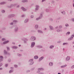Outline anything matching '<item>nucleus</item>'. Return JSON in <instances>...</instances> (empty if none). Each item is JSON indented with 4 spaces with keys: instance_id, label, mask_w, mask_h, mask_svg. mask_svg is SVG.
Instances as JSON below:
<instances>
[{
    "instance_id": "aec40b11",
    "label": "nucleus",
    "mask_w": 74,
    "mask_h": 74,
    "mask_svg": "<svg viewBox=\"0 0 74 74\" xmlns=\"http://www.w3.org/2000/svg\"><path fill=\"white\" fill-rule=\"evenodd\" d=\"M43 15L42 14H41L40 15H39V18L40 19H41L42 18Z\"/></svg>"
},
{
    "instance_id": "c756f323",
    "label": "nucleus",
    "mask_w": 74,
    "mask_h": 74,
    "mask_svg": "<svg viewBox=\"0 0 74 74\" xmlns=\"http://www.w3.org/2000/svg\"><path fill=\"white\" fill-rule=\"evenodd\" d=\"M38 33H42V31L40 30H38Z\"/></svg>"
},
{
    "instance_id": "20e7f679",
    "label": "nucleus",
    "mask_w": 74,
    "mask_h": 74,
    "mask_svg": "<svg viewBox=\"0 0 74 74\" xmlns=\"http://www.w3.org/2000/svg\"><path fill=\"white\" fill-rule=\"evenodd\" d=\"M15 16V15L14 14H12L9 15L8 17V18H12V17H14Z\"/></svg>"
},
{
    "instance_id": "b1692460",
    "label": "nucleus",
    "mask_w": 74,
    "mask_h": 74,
    "mask_svg": "<svg viewBox=\"0 0 74 74\" xmlns=\"http://www.w3.org/2000/svg\"><path fill=\"white\" fill-rule=\"evenodd\" d=\"M49 66H53V62H50L49 64Z\"/></svg>"
},
{
    "instance_id": "ea45409f",
    "label": "nucleus",
    "mask_w": 74,
    "mask_h": 74,
    "mask_svg": "<svg viewBox=\"0 0 74 74\" xmlns=\"http://www.w3.org/2000/svg\"><path fill=\"white\" fill-rule=\"evenodd\" d=\"M7 55H8V56H10V55H11V54L9 52H8L7 53Z\"/></svg>"
},
{
    "instance_id": "f257e3e1",
    "label": "nucleus",
    "mask_w": 74,
    "mask_h": 74,
    "mask_svg": "<svg viewBox=\"0 0 74 74\" xmlns=\"http://www.w3.org/2000/svg\"><path fill=\"white\" fill-rule=\"evenodd\" d=\"M34 60L33 59H31L29 60L28 61V63H29V64L30 66L31 65H33L34 64V62L33 61Z\"/></svg>"
},
{
    "instance_id": "e433bc0d",
    "label": "nucleus",
    "mask_w": 74,
    "mask_h": 74,
    "mask_svg": "<svg viewBox=\"0 0 74 74\" xmlns=\"http://www.w3.org/2000/svg\"><path fill=\"white\" fill-rule=\"evenodd\" d=\"M5 10H2L1 12L2 13H5Z\"/></svg>"
},
{
    "instance_id": "39448f33",
    "label": "nucleus",
    "mask_w": 74,
    "mask_h": 74,
    "mask_svg": "<svg viewBox=\"0 0 74 74\" xmlns=\"http://www.w3.org/2000/svg\"><path fill=\"white\" fill-rule=\"evenodd\" d=\"M4 59V57L3 56H0V62H1L2 61H3V59Z\"/></svg>"
},
{
    "instance_id": "72a5a7b5",
    "label": "nucleus",
    "mask_w": 74,
    "mask_h": 74,
    "mask_svg": "<svg viewBox=\"0 0 74 74\" xmlns=\"http://www.w3.org/2000/svg\"><path fill=\"white\" fill-rule=\"evenodd\" d=\"M70 34V32H69L66 33V36H68V35H69Z\"/></svg>"
},
{
    "instance_id": "f3484780",
    "label": "nucleus",
    "mask_w": 74,
    "mask_h": 74,
    "mask_svg": "<svg viewBox=\"0 0 74 74\" xmlns=\"http://www.w3.org/2000/svg\"><path fill=\"white\" fill-rule=\"evenodd\" d=\"M9 42V41L7 40L6 41H5L4 42H3V44H7L8 42Z\"/></svg>"
},
{
    "instance_id": "0e129e2a",
    "label": "nucleus",
    "mask_w": 74,
    "mask_h": 74,
    "mask_svg": "<svg viewBox=\"0 0 74 74\" xmlns=\"http://www.w3.org/2000/svg\"><path fill=\"white\" fill-rule=\"evenodd\" d=\"M71 68L72 69H73V68H74V65L72 66H71Z\"/></svg>"
},
{
    "instance_id": "e2e57ef3",
    "label": "nucleus",
    "mask_w": 74,
    "mask_h": 74,
    "mask_svg": "<svg viewBox=\"0 0 74 74\" xmlns=\"http://www.w3.org/2000/svg\"><path fill=\"white\" fill-rule=\"evenodd\" d=\"M3 68H0V71H1L3 70Z\"/></svg>"
},
{
    "instance_id": "58836bf2",
    "label": "nucleus",
    "mask_w": 74,
    "mask_h": 74,
    "mask_svg": "<svg viewBox=\"0 0 74 74\" xmlns=\"http://www.w3.org/2000/svg\"><path fill=\"white\" fill-rule=\"evenodd\" d=\"M46 12H49V9H46Z\"/></svg>"
},
{
    "instance_id": "c85d7f7f",
    "label": "nucleus",
    "mask_w": 74,
    "mask_h": 74,
    "mask_svg": "<svg viewBox=\"0 0 74 74\" xmlns=\"http://www.w3.org/2000/svg\"><path fill=\"white\" fill-rule=\"evenodd\" d=\"M8 52H7V51L5 50L4 51V54H5V55H7V53Z\"/></svg>"
},
{
    "instance_id": "2f4dec72",
    "label": "nucleus",
    "mask_w": 74,
    "mask_h": 74,
    "mask_svg": "<svg viewBox=\"0 0 74 74\" xmlns=\"http://www.w3.org/2000/svg\"><path fill=\"white\" fill-rule=\"evenodd\" d=\"M7 48V51L8 52L10 51V48L9 47H6Z\"/></svg>"
},
{
    "instance_id": "7ed1b4c3",
    "label": "nucleus",
    "mask_w": 74,
    "mask_h": 74,
    "mask_svg": "<svg viewBox=\"0 0 74 74\" xmlns=\"http://www.w3.org/2000/svg\"><path fill=\"white\" fill-rule=\"evenodd\" d=\"M38 71L37 72V73H38L41 72V71H43L44 70V69L43 68H39L38 69Z\"/></svg>"
},
{
    "instance_id": "1a4fd4ad",
    "label": "nucleus",
    "mask_w": 74,
    "mask_h": 74,
    "mask_svg": "<svg viewBox=\"0 0 74 74\" xmlns=\"http://www.w3.org/2000/svg\"><path fill=\"white\" fill-rule=\"evenodd\" d=\"M34 45H35V42H32L31 46V48H33V47H34Z\"/></svg>"
},
{
    "instance_id": "49530a36",
    "label": "nucleus",
    "mask_w": 74,
    "mask_h": 74,
    "mask_svg": "<svg viewBox=\"0 0 74 74\" xmlns=\"http://www.w3.org/2000/svg\"><path fill=\"white\" fill-rule=\"evenodd\" d=\"M59 27L60 29H61V28H62L63 27L62 25H60L59 26Z\"/></svg>"
},
{
    "instance_id": "79ce46f5",
    "label": "nucleus",
    "mask_w": 74,
    "mask_h": 74,
    "mask_svg": "<svg viewBox=\"0 0 74 74\" xmlns=\"http://www.w3.org/2000/svg\"><path fill=\"white\" fill-rule=\"evenodd\" d=\"M30 72V71L29 70H27L26 71V73H29V72Z\"/></svg>"
},
{
    "instance_id": "6ab92c4d",
    "label": "nucleus",
    "mask_w": 74,
    "mask_h": 74,
    "mask_svg": "<svg viewBox=\"0 0 74 74\" xmlns=\"http://www.w3.org/2000/svg\"><path fill=\"white\" fill-rule=\"evenodd\" d=\"M49 27L50 29L51 30H53V27H52V26H49Z\"/></svg>"
},
{
    "instance_id": "f704fd0d",
    "label": "nucleus",
    "mask_w": 74,
    "mask_h": 74,
    "mask_svg": "<svg viewBox=\"0 0 74 74\" xmlns=\"http://www.w3.org/2000/svg\"><path fill=\"white\" fill-rule=\"evenodd\" d=\"M61 12L62 14H63V15H64L65 14V11H64Z\"/></svg>"
},
{
    "instance_id": "a878e982",
    "label": "nucleus",
    "mask_w": 74,
    "mask_h": 74,
    "mask_svg": "<svg viewBox=\"0 0 74 74\" xmlns=\"http://www.w3.org/2000/svg\"><path fill=\"white\" fill-rule=\"evenodd\" d=\"M34 58L35 59H37L38 58V56H34Z\"/></svg>"
},
{
    "instance_id": "6e6552de",
    "label": "nucleus",
    "mask_w": 74,
    "mask_h": 74,
    "mask_svg": "<svg viewBox=\"0 0 74 74\" xmlns=\"http://www.w3.org/2000/svg\"><path fill=\"white\" fill-rule=\"evenodd\" d=\"M14 32H17L18 31V27H16L14 28Z\"/></svg>"
},
{
    "instance_id": "774afa93",
    "label": "nucleus",
    "mask_w": 74,
    "mask_h": 74,
    "mask_svg": "<svg viewBox=\"0 0 74 74\" xmlns=\"http://www.w3.org/2000/svg\"><path fill=\"white\" fill-rule=\"evenodd\" d=\"M10 69L12 70V69H14V67H10Z\"/></svg>"
},
{
    "instance_id": "13d9d810",
    "label": "nucleus",
    "mask_w": 74,
    "mask_h": 74,
    "mask_svg": "<svg viewBox=\"0 0 74 74\" xmlns=\"http://www.w3.org/2000/svg\"><path fill=\"white\" fill-rule=\"evenodd\" d=\"M57 32H60V30L59 29H58L57 30Z\"/></svg>"
},
{
    "instance_id": "5701e85b",
    "label": "nucleus",
    "mask_w": 74,
    "mask_h": 74,
    "mask_svg": "<svg viewBox=\"0 0 74 74\" xmlns=\"http://www.w3.org/2000/svg\"><path fill=\"white\" fill-rule=\"evenodd\" d=\"M49 21H51L52 22H53V19L52 18L50 17L49 18Z\"/></svg>"
},
{
    "instance_id": "ddd939ff",
    "label": "nucleus",
    "mask_w": 74,
    "mask_h": 74,
    "mask_svg": "<svg viewBox=\"0 0 74 74\" xmlns=\"http://www.w3.org/2000/svg\"><path fill=\"white\" fill-rule=\"evenodd\" d=\"M70 58L69 56H67L66 59V60H67V61L70 60Z\"/></svg>"
},
{
    "instance_id": "680f3d73",
    "label": "nucleus",
    "mask_w": 74,
    "mask_h": 74,
    "mask_svg": "<svg viewBox=\"0 0 74 74\" xmlns=\"http://www.w3.org/2000/svg\"><path fill=\"white\" fill-rule=\"evenodd\" d=\"M44 73H41V72H40L38 74H44Z\"/></svg>"
},
{
    "instance_id": "393cba45",
    "label": "nucleus",
    "mask_w": 74,
    "mask_h": 74,
    "mask_svg": "<svg viewBox=\"0 0 74 74\" xmlns=\"http://www.w3.org/2000/svg\"><path fill=\"white\" fill-rule=\"evenodd\" d=\"M67 66V64H65L63 65V66H61V68H64V67H66Z\"/></svg>"
},
{
    "instance_id": "a19ab883",
    "label": "nucleus",
    "mask_w": 74,
    "mask_h": 74,
    "mask_svg": "<svg viewBox=\"0 0 74 74\" xmlns=\"http://www.w3.org/2000/svg\"><path fill=\"white\" fill-rule=\"evenodd\" d=\"M14 66L15 68H17V67H18V65H14Z\"/></svg>"
},
{
    "instance_id": "09e8293b",
    "label": "nucleus",
    "mask_w": 74,
    "mask_h": 74,
    "mask_svg": "<svg viewBox=\"0 0 74 74\" xmlns=\"http://www.w3.org/2000/svg\"><path fill=\"white\" fill-rule=\"evenodd\" d=\"M3 66V63H0V67H1Z\"/></svg>"
},
{
    "instance_id": "052dcab7",
    "label": "nucleus",
    "mask_w": 74,
    "mask_h": 74,
    "mask_svg": "<svg viewBox=\"0 0 74 74\" xmlns=\"http://www.w3.org/2000/svg\"><path fill=\"white\" fill-rule=\"evenodd\" d=\"M46 1V0H42V3H43L44 1Z\"/></svg>"
},
{
    "instance_id": "f8f14e48",
    "label": "nucleus",
    "mask_w": 74,
    "mask_h": 74,
    "mask_svg": "<svg viewBox=\"0 0 74 74\" xmlns=\"http://www.w3.org/2000/svg\"><path fill=\"white\" fill-rule=\"evenodd\" d=\"M36 47L38 48H42V46L40 45H37L36 46Z\"/></svg>"
},
{
    "instance_id": "bb28decb",
    "label": "nucleus",
    "mask_w": 74,
    "mask_h": 74,
    "mask_svg": "<svg viewBox=\"0 0 74 74\" xmlns=\"http://www.w3.org/2000/svg\"><path fill=\"white\" fill-rule=\"evenodd\" d=\"M28 19H26L24 21V23H27V22H28Z\"/></svg>"
},
{
    "instance_id": "603ef678",
    "label": "nucleus",
    "mask_w": 74,
    "mask_h": 74,
    "mask_svg": "<svg viewBox=\"0 0 74 74\" xmlns=\"http://www.w3.org/2000/svg\"><path fill=\"white\" fill-rule=\"evenodd\" d=\"M35 69V68L34 67L33 68H32L31 69V70H34V69Z\"/></svg>"
},
{
    "instance_id": "2eb2a0df",
    "label": "nucleus",
    "mask_w": 74,
    "mask_h": 74,
    "mask_svg": "<svg viewBox=\"0 0 74 74\" xmlns=\"http://www.w3.org/2000/svg\"><path fill=\"white\" fill-rule=\"evenodd\" d=\"M27 38H24V44H25L27 42L26 41H27Z\"/></svg>"
},
{
    "instance_id": "6e6d98bb",
    "label": "nucleus",
    "mask_w": 74,
    "mask_h": 74,
    "mask_svg": "<svg viewBox=\"0 0 74 74\" xmlns=\"http://www.w3.org/2000/svg\"><path fill=\"white\" fill-rule=\"evenodd\" d=\"M25 15L24 14L22 15V18H23V17H25Z\"/></svg>"
},
{
    "instance_id": "0eeeda50",
    "label": "nucleus",
    "mask_w": 74,
    "mask_h": 74,
    "mask_svg": "<svg viewBox=\"0 0 74 74\" xmlns=\"http://www.w3.org/2000/svg\"><path fill=\"white\" fill-rule=\"evenodd\" d=\"M39 7H40V6H39V5H36V8H35V12H37V11H38V10Z\"/></svg>"
},
{
    "instance_id": "de8ad7c7",
    "label": "nucleus",
    "mask_w": 74,
    "mask_h": 74,
    "mask_svg": "<svg viewBox=\"0 0 74 74\" xmlns=\"http://www.w3.org/2000/svg\"><path fill=\"white\" fill-rule=\"evenodd\" d=\"M11 61V59H9L8 60V62H10Z\"/></svg>"
},
{
    "instance_id": "4468645a",
    "label": "nucleus",
    "mask_w": 74,
    "mask_h": 74,
    "mask_svg": "<svg viewBox=\"0 0 74 74\" xmlns=\"http://www.w3.org/2000/svg\"><path fill=\"white\" fill-rule=\"evenodd\" d=\"M13 22L14 24V25H16L17 22H18V21H17V20H14L13 21Z\"/></svg>"
},
{
    "instance_id": "338daca9",
    "label": "nucleus",
    "mask_w": 74,
    "mask_h": 74,
    "mask_svg": "<svg viewBox=\"0 0 74 74\" xmlns=\"http://www.w3.org/2000/svg\"><path fill=\"white\" fill-rule=\"evenodd\" d=\"M2 29V30H5V29H6V28H5V27H4Z\"/></svg>"
},
{
    "instance_id": "7c9ffc66",
    "label": "nucleus",
    "mask_w": 74,
    "mask_h": 74,
    "mask_svg": "<svg viewBox=\"0 0 74 74\" xmlns=\"http://www.w3.org/2000/svg\"><path fill=\"white\" fill-rule=\"evenodd\" d=\"M53 47H54V46L51 45L50 46L49 48L50 49H52V48H53Z\"/></svg>"
},
{
    "instance_id": "4c0bfd02",
    "label": "nucleus",
    "mask_w": 74,
    "mask_h": 74,
    "mask_svg": "<svg viewBox=\"0 0 74 74\" xmlns=\"http://www.w3.org/2000/svg\"><path fill=\"white\" fill-rule=\"evenodd\" d=\"M14 25V23L12 22L10 23V25Z\"/></svg>"
},
{
    "instance_id": "bf43d9fd",
    "label": "nucleus",
    "mask_w": 74,
    "mask_h": 74,
    "mask_svg": "<svg viewBox=\"0 0 74 74\" xmlns=\"http://www.w3.org/2000/svg\"><path fill=\"white\" fill-rule=\"evenodd\" d=\"M71 21L73 22H74V18H72Z\"/></svg>"
},
{
    "instance_id": "473e14b6",
    "label": "nucleus",
    "mask_w": 74,
    "mask_h": 74,
    "mask_svg": "<svg viewBox=\"0 0 74 74\" xmlns=\"http://www.w3.org/2000/svg\"><path fill=\"white\" fill-rule=\"evenodd\" d=\"M17 55L18 56H22V55L21 54H19V53H18L17 54Z\"/></svg>"
},
{
    "instance_id": "a211bd4d",
    "label": "nucleus",
    "mask_w": 74,
    "mask_h": 74,
    "mask_svg": "<svg viewBox=\"0 0 74 74\" xmlns=\"http://www.w3.org/2000/svg\"><path fill=\"white\" fill-rule=\"evenodd\" d=\"M44 59V57L42 56L41 57V58H39V62H40V61H41V60H42V59Z\"/></svg>"
},
{
    "instance_id": "5fc2aeb1",
    "label": "nucleus",
    "mask_w": 74,
    "mask_h": 74,
    "mask_svg": "<svg viewBox=\"0 0 74 74\" xmlns=\"http://www.w3.org/2000/svg\"><path fill=\"white\" fill-rule=\"evenodd\" d=\"M65 26H67H67H69V24H65Z\"/></svg>"
},
{
    "instance_id": "4d7b16f0",
    "label": "nucleus",
    "mask_w": 74,
    "mask_h": 74,
    "mask_svg": "<svg viewBox=\"0 0 74 74\" xmlns=\"http://www.w3.org/2000/svg\"><path fill=\"white\" fill-rule=\"evenodd\" d=\"M5 67H8V64H6L5 65Z\"/></svg>"
},
{
    "instance_id": "864d4df0",
    "label": "nucleus",
    "mask_w": 74,
    "mask_h": 74,
    "mask_svg": "<svg viewBox=\"0 0 74 74\" xmlns=\"http://www.w3.org/2000/svg\"><path fill=\"white\" fill-rule=\"evenodd\" d=\"M54 3H55V1H51V3L52 4H54Z\"/></svg>"
},
{
    "instance_id": "c9c22d12",
    "label": "nucleus",
    "mask_w": 74,
    "mask_h": 74,
    "mask_svg": "<svg viewBox=\"0 0 74 74\" xmlns=\"http://www.w3.org/2000/svg\"><path fill=\"white\" fill-rule=\"evenodd\" d=\"M12 72H13V70H11L9 71V73H12Z\"/></svg>"
},
{
    "instance_id": "dca6fc26",
    "label": "nucleus",
    "mask_w": 74,
    "mask_h": 74,
    "mask_svg": "<svg viewBox=\"0 0 74 74\" xmlns=\"http://www.w3.org/2000/svg\"><path fill=\"white\" fill-rule=\"evenodd\" d=\"M6 4V2H2L0 3V5H3V4Z\"/></svg>"
},
{
    "instance_id": "3c124183",
    "label": "nucleus",
    "mask_w": 74,
    "mask_h": 74,
    "mask_svg": "<svg viewBox=\"0 0 74 74\" xmlns=\"http://www.w3.org/2000/svg\"><path fill=\"white\" fill-rule=\"evenodd\" d=\"M31 18H34V16L33 15H31Z\"/></svg>"
},
{
    "instance_id": "c03bdc74",
    "label": "nucleus",
    "mask_w": 74,
    "mask_h": 74,
    "mask_svg": "<svg viewBox=\"0 0 74 74\" xmlns=\"http://www.w3.org/2000/svg\"><path fill=\"white\" fill-rule=\"evenodd\" d=\"M39 19H40L39 17H38L36 19V21H38Z\"/></svg>"
},
{
    "instance_id": "cd10ccee",
    "label": "nucleus",
    "mask_w": 74,
    "mask_h": 74,
    "mask_svg": "<svg viewBox=\"0 0 74 74\" xmlns=\"http://www.w3.org/2000/svg\"><path fill=\"white\" fill-rule=\"evenodd\" d=\"M69 45V43H64L63 44V45Z\"/></svg>"
},
{
    "instance_id": "a18cd8bd",
    "label": "nucleus",
    "mask_w": 74,
    "mask_h": 74,
    "mask_svg": "<svg viewBox=\"0 0 74 74\" xmlns=\"http://www.w3.org/2000/svg\"><path fill=\"white\" fill-rule=\"evenodd\" d=\"M6 40L5 39V38H2V41H5Z\"/></svg>"
},
{
    "instance_id": "4be33fe9",
    "label": "nucleus",
    "mask_w": 74,
    "mask_h": 74,
    "mask_svg": "<svg viewBox=\"0 0 74 74\" xmlns=\"http://www.w3.org/2000/svg\"><path fill=\"white\" fill-rule=\"evenodd\" d=\"M22 3H27L28 2V1L27 0H23L22 1Z\"/></svg>"
},
{
    "instance_id": "423d86ee",
    "label": "nucleus",
    "mask_w": 74,
    "mask_h": 74,
    "mask_svg": "<svg viewBox=\"0 0 74 74\" xmlns=\"http://www.w3.org/2000/svg\"><path fill=\"white\" fill-rule=\"evenodd\" d=\"M30 40H31V41H35V40H36V37L32 36L30 38Z\"/></svg>"
},
{
    "instance_id": "f03ea898",
    "label": "nucleus",
    "mask_w": 74,
    "mask_h": 74,
    "mask_svg": "<svg viewBox=\"0 0 74 74\" xmlns=\"http://www.w3.org/2000/svg\"><path fill=\"white\" fill-rule=\"evenodd\" d=\"M17 5V3H15L14 5L12 4L10 6H8L7 7H8V8H12V7H15L16 5Z\"/></svg>"
},
{
    "instance_id": "9b49d317",
    "label": "nucleus",
    "mask_w": 74,
    "mask_h": 74,
    "mask_svg": "<svg viewBox=\"0 0 74 74\" xmlns=\"http://www.w3.org/2000/svg\"><path fill=\"white\" fill-rule=\"evenodd\" d=\"M21 9L23 11H27V9H25V8H24V7H22L21 8Z\"/></svg>"
},
{
    "instance_id": "9d476101",
    "label": "nucleus",
    "mask_w": 74,
    "mask_h": 74,
    "mask_svg": "<svg viewBox=\"0 0 74 74\" xmlns=\"http://www.w3.org/2000/svg\"><path fill=\"white\" fill-rule=\"evenodd\" d=\"M12 48L14 49H18V47L15 46H12Z\"/></svg>"
},
{
    "instance_id": "69168bd1",
    "label": "nucleus",
    "mask_w": 74,
    "mask_h": 74,
    "mask_svg": "<svg viewBox=\"0 0 74 74\" xmlns=\"http://www.w3.org/2000/svg\"><path fill=\"white\" fill-rule=\"evenodd\" d=\"M71 40V38H69L68 39V40L69 41H70V40Z\"/></svg>"
},
{
    "instance_id": "412c9836",
    "label": "nucleus",
    "mask_w": 74,
    "mask_h": 74,
    "mask_svg": "<svg viewBox=\"0 0 74 74\" xmlns=\"http://www.w3.org/2000/svg\"><path fill=\"white\" fill-rule=\"evenodd\" d=\"M35 27L36 30L38 29V25H35Z\"/></svg>"
},
{
    "instance_id": "37998d69",
    "label": "nucleus",
    "mask_w": 74,
    "mask_h": 74,
    "mask_svg": "<svg viewBox=\"0 0 74 74\" xmlns=\"http://www.w3.org/2000/svg\"><path fill=\"white\" fill-rule=\"evenodd\" d=\"M74 37V34H73L71 36V38H71L72 39H73L72 38H73V37Z\"/></svg>"
},
{
    "instance_id": "8fccbe9b",
    "label": "nucleus",
    "mask_w": 74,
    "mask_h": 74,
    "mask_svg": "<svg viewBox=\"0 0 74 74\" xmlns=\"http://www.w3.org/2000/svg\"><path fill=\"white\" fill-rule=\"evenodd\" d=\"M24 39H25V38H21V40H22V41H24Z\"/></svg>"
}]
</instances>
